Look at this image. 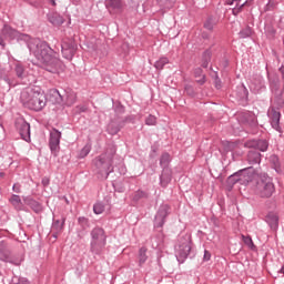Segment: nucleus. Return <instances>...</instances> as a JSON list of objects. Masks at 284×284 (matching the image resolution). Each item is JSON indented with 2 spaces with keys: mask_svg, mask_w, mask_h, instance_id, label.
Returning <instances> with one entry per match:
<instances>
[{
  "mask_svg": "<svg viewBox=\"0 0 284 284\" xmlns=\"http://www.w3.org/2000/svg\"><path fill=\"white\" fill-rule=\"evenodd\" d=\"M29 50L48 72H52V74H57V72H59L61 61L54 57V51L50 45H48V43L36 40L33 44L29 45Z\"/></svg>",
  "mask_w": 284,
  "mask_h": 284,
  "instance_id": "f257e3e1",
  "label": "nucleus"
},
{
  "mask_svg": "<svg viewBox=\"0 0 284 284\" xmlns=\"http://www.w3.org/2000/svg\"><path fill=\"white\" fill-rule=\"evenodd\" d=\"M20 100L23 105L34 112H41L45 108V103H48L45 93L41 89H26L21 92Z\"/></svg>",
  "mask_w": 284,
  "mask_h": 284,
  "instance_id": "f03ea898",
  "label": "nucleus"
},
{
  "mask_svg": "<svg viewBox=\"0 0 284 284\" xmlns=\"http://www.w3.org/2000/svg\"><path fill=\"white\" fill-rule=\"evenodd\" d=\"M253 179L255 181V194L262 199H270L274 194V183L272 179L265 173H254Z\"/></svg>",
  "mask_w": 284,
  "mask_h": 284,
  "instance_id": "7ed1b4c3",
  "label": "nucleus"
},
{
  "mask_svg": "<svg viewBox=\"0 0 284 284\" xmlns=\"http://www.w3.org/2000/svg\"><path fill=\"white\" fill-rule=\"evenodd\" d=\"M91 250L92 252H101L105 247V231L101 227H95L91 232Z\"/></svg>",
  "mask_w": 284,
  "mask_h": 284,
  "instance_id": "20e7f679",
  "label": "nucleus"
},
{
  "mask_svg": "<svg viewBox=\"0 0 284 284\" xmlns=\"http://www.w3.org/2000/svg\"><path fill=\"white\" fill-rule=\"evenodd\" d=\"M50 100L52 101V103H63L64 105H68L70 108L71 105H74V103H77V94L71 92L62 95L59 90L54 89L51 90Z\"/></svg>",
  "mask_w": 284,
  "mask_h": 284,
  "instance_id": "39448f33",
  "label": "nucleus"
},
{
  "mask_svg": "<svg viewBox=\"0 0 284 284\" xmlns=\"http://www.w3.org/2000/svg\"><path fill=\"white\" fill-rule=\"evenodd\" d=\"M192 250V245L190 244V239H182L179 245L175 246V252L178 256V261L183 263L184 258H187L190 252Z\"/></svg>",
  "mask_w": 284,
  "mask_h": 284,
  "instance_id": "423d86ee",
  "label": "nucleus"
},
{
  "mask_svg": "<svg viewBox=\"0 0 284 284\" xmlns=\"http://www.w3.org/2000/svg\"><path fill=\"white\" fill-rule=\"evenodd\" d=\"M60 143H61V132L54 129L50 133V141H49L50 150L54 156H59V150H61V148L59 146Z\"/></svg>",
  "mask_w": 284,
  "mask_h": 284,
  "instance_id": "0eeeda50",
  "label": "nucleus"
},
{
  "mask_svg": "<svg viewBox=\"0 0 284 284\" xmlns=\"http://www.w3.org/2000/svg\"><path fill=\"white\" fill-rule=\"evenodd\" d=\"M95 165H97L98 170H100V172L106 174V176H108V174H110V172H112V158L108 156V155H101L95 161Z\"/></svg>",
  "mask_w": 284,
  "mask_h": 284,
  "instance_id": "6e6552de",
  "label": "nucleus"
},
{
  "mask_svg": "<svg viewBox=\"0 0 284 284\" xmlns=\"http://www.w3.org/2000/svg\"><path fill=\"white\" fill-rule=\"evenodd\" d=\"M16 128L23 141H30V124L23 119H19L16 122Z\"/></svg>",
  "mask_w": 284,
  "mask_h": 284,
  "instance_id": "1a4fd4ad",
  "label": "nucleus"
},
{
  "mask_svg": "<svg viewBox=\"0 0 284 284\" xmlns=\"http://www.w3.org/2000/svg\"><path fill=\"white\" fill-rule=\"evenodd\" d=\"M61 48L64 59H72L74 57V52H77V44H74V42H64Z\"/></svg>",
  "mask_w": 284,
  "mask_h": 284,
  "instance_id": "9d476101",
  "label": "nucleus"
},
{
  "mask_svg": "<svg viewBox=\"0 0 284 284\" xmlns=\"http://www.w3.org/2000/svg\"><path fill=\"white\" fill-rule=\"evenodd\" d=\"M7 37H10L11 39H14V37H17V30L12 29V27L8 24L3 27L2 32L0 33V45H2V48H6L3 39H6Z\"/></svg>",
  "mask_w": 284,
  "mask_h": 284,
  "instance_id": "9b49d317",
  "label": "nucleus"
},
{
  "mask_svg": "<svg viewBox=\"0 0 284 284\" xmlns=\"http://www.w3.org/2000/svg\"><path fill=\"white\" fill-rule=\"evenodd\" d=\"M227 6H233L232 12L236 17L247 6V1L241 4V0H227Z\"/></svg>",
  "mask_w": 284,
  "mask_h": 284,
  "instance_id": "f8f14e48",
  "label": "nucleus"
},
{
  "mask_svg": "<svg viewBox=\"0 0 284 284\" xmlns=\"http://www.w3.org/2000/svg\"><path fill=\"white\" fill-rule=\"evenodd\" d=\"M266 223L270 225L271 230L275 232V230H278V215L275 213H268L266 216Z\"/></svg>",
  "mask_w": 284,
  "mask_h": 284,
  "instance_id": "ddd939ff",
  "label": "nucleus"
},
{
  "mask_svg": "<svg viewBox=\"0 0 284 284\" xmlns=\"http://www.w3.org/2000/svg\"><path fill=\"white\" fill-rule=\"evenodd\" d=\"M24 203L29 205L31 210L36 212V214L43 212V207L41 206V204L32 199H24Z\"/></svg>",
  "mask_w": 284,
  "mask_h": 284,
  "instance_id": "4468645a",
  "label": "nucleus"
},
{
  "mask_svg": "<svg viewBox=\"0 0 284 284\" xmlns=\"http://www.w3.org/2000/svg\"><path fill=\"white\" fill-rule=\"evenodd\" d=\"M247 161L251 165H256V163H261V153L258 151H250L247 154Z\"/></svg>",
  "mask_w": 284,
  "mask_h": 284,
  "instance_id": "2eb2a0df",
  "label": "nucleus"
},
{
  "mask_svg": "<svg viewBox=\"0 0 284 284\" xmlns=\"http://www.w3.org/2000/svg\"><path fill=\"white\" fill-rule=\"evenodd\" d=\"M0 260L4 261V263L12 262V260L10 258V251L3 244H0Z\"/></svg>",
  "mask_w": 284,
  "mask_h": 284,
  "instance_id": "dca6fc26",
  "label": "nucleus"
},
{
  "mask_svg": "<svg viewBox=\"0 0 284 284\" xmlns=\"http://www.w3.org/2000/svg\"><path fill=\"white\" fill-rule=\"evenodd\" d=\"M170 181H172V171L165 169L163 170L162 176H161V185L165 187Z\"/></svg>",
  "mask_w": 284,
  "mask_h": 284,
  "instance_id": "f3484780",
  "label": "nucleus"
},
{
  "mask_svg": "<svg viewBox=\"0 0 284 284\" xmlns=\"http://www.w3.org/2000/svg\"><path fill=\"white\" fill-rule=\"evenodd\" d=\"M271 124L273 125L274 130H278V123L281 121V112L272 111L271 113Z\"/></svg>",
  "mask_w": 284,
  "mask_h": 284,
  "instance_id": "a211bd4d",
  "label": "nucleus"
},
{
  "mask_svg": "<svg viewBox=\"0 0 284 284\" xmlns=\"http://www.w3.org/2000/svg\"><path fill=\"white\" fill-rule=\"evenodd\" d=\"M106 8H112V10H123V2L121 0H110L106 2Z\"/></svg>",
  "mask_w": 284,
  "mask_h": 284,
  "instance_id": "6ab92c4d",
  "label": "nucleus"
},
{
  "mask_svg": "<svg viewBox=\"0 0 284 284\" xmlns=\"http://www.w3.org/2000/svg\"><path fill=\"white\" fill-rule=\"evenodd\" d=\"M194 77L200 85H203V83H205V74H203V69L196 68L194 70Z\"/></svg>",
  "mask_w": 284,
  "mask_h": 284,
  "instance_id": "aec40b11",
  "label": "nucleus"
},
{
  "mask_svg": "<svg viewBox=\"0 0 284 284\" xmlns=\"http://www.w3.org/2000/svg\"><path fill=\"white\" fill-rule=\"evenodd\" d=\"M145 261H148V248L142 247L139 251V265H140V267L145 264Z\"/></svg>",
  "mask_w": 284,
  "mask_h": 284,
  "instance_id": "412c9836",
  "label": "nucleus"
},
{
  "mask_svg": "<svg viewBox=\"0 0 284 284\" xmlns=\"http://www.w3.org/2000/svg\"><path fill=\"white\" fill-rule=\"evenodd\" d=\"M49 21L53 26H62L63 17H61L60 14L54 13L53 16L50 17Z\"/></svg>",
  "mask_w": 284,
  "mask_h": 284,
  "instance_id": "4be33fe9",
  "label": "nucleus"
},
{
  "mask_svg": "<svg viewBox=\"0 0 284 284\" xmlns=\"http://www.w3.org/2000/svg\"><path fill=\"white\" fill-rule=\"evenodd\" d=\"M63 221H54L52 224V232H55V234H61V232L63 231Z\"/></svg>",
  "mask_w": 284,
  "mask_h": 284,
  "instance_id": "5701e85b",
  "label": "nucleus"
},
{
  "mask_svg": "<svg viewBox=\"0 0 284 284\" xmlns=\"http://www.w3.org/2000/svg\"><path fill=\"white\" fill-rule=\"evenodd\" d=\"M168 63H170V59L161 58L160 60H158L155 62L154 68H156V70H163V68H165V65H168Z\"/></svg>",
  "mask_w": 284,
  "mask_h": 284,
  "instance_id": "b1692460",
  "label": "nucleus"
},
{
  "mask_svg": "<svg viewBox=\"0 0 284 284\" xmlns=\"http://www.w3.org/2000/svg\"><path fill=\"white\" fill-rule=\"evenodd\" d=\"M168 216V206H161L155 219L156 221H163Z\"/></svg>",
  "mask_w": 284,
  "mask_h": 284,
  "instance_id": "393cba45",
  "label": "nucleus"
},
{
  "mask_svg": "<svg viewBox=\"0 0 284 284\" xmlns=\"http://www.w3.org/2000/svg\"><path fill=\"white\" fill-rule=\"evenodd\" d=\"M93 212L94 214H103V212H105V205L101 202L95 203L93 205Z\"/></svg>",
  "mask_w": 284,
  "mask_h": 284,
  "instance_id": "a878e982",
  "label": "nucleus"
},
{
  "mask_svg": "<svg viewBox=\"0 0 284 284\" xmlns=\"http://www.w3.org/2000/svg\"><path fill=\"white\" fill-rule=\"evenodd\" d=\"M141 199H148V193H145L143 191H136L133 194V201H141Z\"/></svg>",
  "mask_w": 284,
  "mask_h": 284,
  "instance_id": "bb28decb",
  "label": "nucleus"
},
{
  "mask_svg": "<svg viewBox=\"0 0 284 284\" xmlns=\"http://www.w3.org/2000/svg\"><path fill=\"white\" fill-rule=\"evenodd\" d=\"M256 146H257V149H260L261 152H265L268 148V144H267V141L260 140V141H257Z\"/></svg>",
  "mask_w": 284,
  "mask_h": 284,
  "instance_id": "cd10ccee",
  "label": "nucleus"
},
{
  "mask_svg": "<svg viewBox=\"0 0 284 284\" xmlns=\"http://www.w3.org/2000/svg\"><path fill=\"white\" fill-rule=\"evenodd\" d=\"M10 203H12L14 207H21V197L19 195H12Z\"/></svg>",
  "mask_w": 284,
  "mask_h": 284,
  "instance_id": "c85d7f7f",
  "label": "nucleus"
},
{
  "mask_svg": "<svg viewBox=\"0 0 284 284\" xmlns=\"http://www.w3.org/2000/svg\"><path fill=\"white\" fill-rule=\"evenodd\" d=\"M90 150H92V146H90V144L84 145V148L80 152V158L85 159V156L90 154Z\"/></svg>",
  "mask_w": 284,
  "mask_h": 284,
  "instance_id": "c756f323",
  "label": "nucleus"
},
{
  "mask_svg": "<svg viewBox=\"0 0 284 284\" xmlns=\"http://www.w3.org/2000/svg\"><path fill=\"white\" fill-rule=\"evenodd\" d=\"M241 39H245L247 37H252V29L246 28L240 32Z\"/></svg>",
  "mask_w": 284,
  "mask_h": 284,
  "instance_id": "7c9ffc66",
  "label": "nucleus"
},
{
  "mask_svg": "<svg viewBox=\"0 0 284 284\" xmlns=\"http://www.w3.org/2000/svg\"><path fill=\"white\" fill-rule=\"evenodd\" d=\"M242 239L247 247H251V250L254 247V242L252 241V237L243 235Z\"/></svg>",
  "mask_w": 284,
  "mask_h": 284,
  "instance_id": "2f4dec72",
  "label": "nucleus"
},
{
  "mask_svg": "<svg viewBox=\"0 0 284 284\" xmlns=\"http://www.w3.org/2000/svg\"><path fill=\"white\" fill-rule=\"evenodd\" d=\"M146 125H156V116L149 115L145 121Z\"/></svg>",
  "mask_w": 284,
  "mask_h": 284,
  "instance_id": "473e14b6",
  "label": "nucleus"
},
{
  "mask_svg": "<svg viewBox=\"0 0 284 284\" xmlns=\"http://www.w3.org/2000/svg\"><path fill=\"white\" fill-rule=\"evenodd\" d=\"M271 161L273 162L275 170H278V168H281V163L278 162V156L272 155Z\"/></svg>",
  "mask_w": 284,
  "mask_h": 284,
  "instance_id": "72a5a7b5",
  "label": "nucleus"
},
{
  "mask_svg": "<svg viewBox=\"0 0 284 284\" xmlns=\"http://www.w3.org/2000/svg\"><path fill=\"white\" fill-rule=\"evenodd\" d=\"M23 72H24L23 67L21 64H18L16 67V74H17V77H20V78L23 77Z\"/></svg>",
  "mask_w": 284,
  "mask_h": 284,
  "instance_id": "f704fd0d",
  "label": "nucleus"
},
{
  "mask_svg": "<svg viewBox=\"0 0 284 284\" xmlns=\"http://www.w3.org/2000/svg\"><path fill=\"white\" fill-rule=\"evenodd\" d=\"M209 64H210V54H204L202 68H207Z\"/></svg>",
  "mask_w": 284,
  "mask_h": 284,
  "instance_id": "c9c22d12",
  "label": "nucleus"
},
{
  "mask_svg": "<svg viewBox=\"0 0 284 284\" xmlns=\"http://www.w3.org/2000/svg\"><path fill=\"white\" fill-rule=\"evenodd\" d=\"M210 258H212V253H210V251H204L203 261H210Z\"/></svg>",
  "mask_w": 284,
  "mask_h": 284,
  "instance_id": "e433bc0d",
  "label": "nucleus"
},
{
  "mask_svg": "<svg viewBox=\"0 0 284 284\" xmlns=\"http://www.w3.org/2000/svg\"><path fill=\"white\" fill-rule=\"evenodd\" d=\"M204 28H206V30H213L214 24H212V22L209 20L204 23Z\"/></svg>",
  "mask_w": 284,
  "mask_h": 284,
  "instance_id": "4c0bfd02",
  "label": "nucleus"
},
{
  "mask_svg": "<svg viewBox=\"0 0 284 284\" xmlns=\"http://www.w3.org/2000/svg\"><path fill=\"white\" fill-rule=\"evenodd\" d=\"M13 192H17L19 194V192H21V185L14 184L13 185Z\"/></svg>",
  "mask_w": 284,
  "mask_h": 284,
  "instance_id": "58836bf2",
  "label": "nucleus"
},
{
  "mask_svg": "<svg viewBox=\"0 0 284 284\" xmlns=\"http://www.w3.org/2000/svg\"><path fill=\"white\" fill-rule=\"evenodd\" d=\"M163 161H170V154H168V153L163 154L161 163H163Z\"/></svg>",
  "mask_w": 284,
  "mask_h": 284,
  "instance_id": "ea45409f",
  "label": "nucleus"
},
{
  "mask_svg": "<svg viewBox=\"0 0 284 284\" xmlns=\"http://www.w3.org/2000/svg\"><path fill=\"white\" fill-rule=\"evenodd\" d=\"M52 4H53V6H57V2H54V0H52Z\"/></svg>",
  "mask_w": 284,
  "mask_h": 284,
  "instance_id": "a19ab883",
  "label": "nucleus"
},
{
  "mask_svg": "<svg viewBox=\"0 0 284 284\" xmlns=\"http://www.w3.org/2000/svg\"><path fill=\"white\" fill-rule=\"evenodd\" d=\"M185 90H186L187 92H190V88H186Z\"/></svg>",
  "mask_w": 284,
  "mask_h": 284,
  "instance_id": "79ce46f5",
  "label": "nucleus"
},
{
  "mask_svg": "<svg viewBox=\"0 0 284 284\" xmlns=\"http://www.w3.org/2000/svg\"><path fill=\"white\" fill-rule=\"evenodd\" d=\"M250 181H252V180H246L247 183H250Z\"/></svg>",
  "mask_w": 284,
  "mask_h": 284,
  "instance_id": "37998d69",
  "label": "nucleus"
},
{
  "mask_svg": "<svg viewBox=\"0 0 284 284\" xmlns=\"http://www.w3.org/2000/svg\"><path fill=\"white\" fill-rule=\"evenodd\" d=\"M281 272H283V268L281 270Z\"/></svg>",
  "mask_w": 284,
  "mask_h": 284,
  "instance_id": "c03bdc74",
  "label": "nucleus"
}]
</instances>
